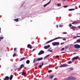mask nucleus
I'll list each match as a JSON object with an SVG mask.
<instances>
[{"label": "nucleus", "instance_id": "nucleus-5", "mask_svg": "<svg viewBox=\"0 0 80 80\" xmlns=\"http://www.w3.org/2000/svg\"><path fill=\"white\" fill-rule=\"evenodd\" d=\"M74 47L75 48H80V45L78 44L74 45Z\"/></svg>", "mask_w": 80, "mask_h": 80}, {"label": "nucleus", "instance_id": "nucleus-18", "mask_svg": "<svg viewBox=\"0 0 80 80\" xmlns=\"http://www.w3.org/2000/svg\"><path fill=\"white\" fill-rule=\"evenodd\" d=\"M30 60H27L26 62V63H27V64H29V63H30Z\"/></svg>", "mask_w": 80, "mask_h": 80}, {"label": "nucleus", "instance_id": "nucleus-57", "mask_svg": "<svg viewBox=\"0 0 80 80\" xmlns=\"http://www.w3.org/2000/svg\"><path fill=\"white\" fill-rule=\"evenodd\" d=\"M0 31H1V28L0 27Z\"/></svg>", "mask_w": 80, "mask_h": 80}, {"label": "nucleus", "instance_id": "nucleus-62", "mask_svg": "<svg viewBox=\"0 0 80 80\" xmlns=\"http://www.w3.org/2000/svg\"><path fill=\"white\" fill-rule=\"evenodd\" d=\"M32 21H31V22H32Z\"/></svg>", "mask_w": 80, "mask_h": 80}, {"label": "nucleus", "instance_id": "nucleus-4", "mask_svg": "<svg viewBox=\"0 0 80 80\" xmlns=\"http://www.w3.org/2000/svg\"><path fill=\"white\" fill-rule=\"evenodd\" d=\"M68 66V65L64 64L62 65L61 66H60L59 67L61 68H62V67H67Z\"/></svg>", "mask_w": 80, "mask_h": 80}, {"label": "nucleus", "instance_id": "nucleus-10", "mask_svg": "<svg viewBox=\"0 0 80 80\" xmlns=\"http://www.w3.org/2000/svg\"><path fill=\"white\" fill-rule=\"evenodd\" d=\"M9 78L8 76H6L5 78H3V80H9Z\"/></svg>", "mask_w": 80, "mask_h": 80}, {"label": "nucleus", "instance_id": "nucleus-29", "mask_svg": "<svg viewBox=\"0 0 80 80\" xmlns=\"http://www.w3.org/2000/svg\"><path fill=\"white\" fill-rule=\"evenodd\" d=\"M16 56V54H15V52H14V54H13V57H14Z\"/></svg>", "mask_w": 80, "mask_h": 80}, {"label": "nucleus", "instance_id": "nucleus-22", "mask_svg": "<svg viewBox=\"0 0 80 80\" xmlns=\"http://www.w3.org/2000/svg\"><path fill=\"white\" fill-rule=\"evenodd\" d=\"M68 10L69 11H72V10H75V9H70Z\"/></svg>", "mask_w": 80, "mask_h": 80}, {"label": "nucleus", "instance_id": "nucleus-37", "mask_svg": "<svg viewBox=\"0 0 80 80\" xmlns=\"http://www.w3.org/2000/svg\"><path fill=\"white\" fill-rule=\"evenodd\" d=\"M52 72V70H49L48 71V72L49 73V72Z\"/></svg>", "mask_w": 80, "mask_h": 80}, {"label": "nucleus", "instance_id": "nucleus-47", "mask_svg": "<svg viewBox=\"0 0 80 80\" xmlns=\"http://www.w3.org/2000/svg\"><path fill=\"white\" fill-rule=\"evenodd\" d=\"M56 26L57 28H58V25H56Z\"/></svg>", "mask_w": 80, "mask_h": 80}, {"label": "nucleus", "instance_id": "nucleus-52", "mask_svg": "<svg viewBox=\"0 0 80 80\" xmlns=\"http://www.w3.org/2000/svg\"><path fill=\"white\" fill-rule=\"evenodd\" d=\"M42 66H43V62L42 63V65H41Z\"/></svg>", "mask_w": 80, "mask_h": 80}, {"label": "nucleus", "instance_id": "nucleus-7", "mask_svg": "<svg viewBox=\"0 0 80 80\" xmlns=\"http://www.w3.org/2000/svg\"><path fill=\"white\" fill-rule=\"evenodd\" d=\"M50 46L49 45H48V46H45L44 47V49H47V48H50Z\"/></svg>", "mask_w": 80, "mask_h": 80}, {"label": "nucleus", "instance_id": "nucleus-26", "mask_svg": "<svg viewBox=\"0 0 80 80\" xmlns=\"http://www.w3.org/2000/svg\"><path fill=\"white\" fill-rule=\"evenodd\" d=\"M57 6H58V7H60L61 6V4H60L59 3H58L57 4Z\"/></svg>", "mask_w": 80, "mask_h": 80}, {"label": "nucleus", "instance_id": "nucleus-56", "mask_svg": "<svg viewBox=\"0 0 80 80\" xmlns=\"http://www.w3.org/2000/svg\"><path fill=\"white\" fill-rule=\"evenodd\" d=\"M78 37H80V36H78Z\"/></svg>", "mask_w": 80, "mask_h": 80}, {"label": "nucleus", "instance_id": "nucleus-6", "mask_svg": "<svg viewBox=\"0 0 80 80\" xmlns=\"http://www.w3.org/2000/svg\"><path fill=\"white\" fill-rule=\"evenodd\" d=\"M45 52L43 50H41L40 52L38 53V55H42L43 53H44Z\"/></svg>", "mask_w": 80, "mask_h": 80}, {"label": "nucleus", "instance_id": "nucleus-43", "mask_svg": "<svg viewBox=\"0 0 80 80\" xmlns=\"http://www.w3.org/2000/svg\"><path fill=\"white\" fill-rule=\"evenodd\" d=\"M67 32H63V34H67Z\"/></svg>", "mask_w": 80, "mask_h": 80}, {"label": "nucleus", "instance_id": "nucleus-41", "mask_svg": "<svg viewBox=\"0 0 80 80\" xmlns=\"http://www.w3.org/2000/svg\"><path fill=\"white\" fill-rule=\"evenodd\" d=\"M54 80H58V78H55L54 79Z\"/></svg>", "mask_w": 80, "mask_h": 80}, {"label": "nucleus", "instance_id": "nucleus-24", "mask_svg": "<svg viewBox=\"0 0 80 80\" xmlns=\"http://www.w3.org/2000/svg\"><path fill=\"white\" fill-rule=\"evenodd\" d=\"M48 52H53V51H52V50H50V48L49 49V50H48Z\"/></svg>", "mask_w": 80, "mask_h": 80}, {"label": "nucleus", "instance_id": "nucleus-23", "mask_svg": "<svg viewBox=\"0 0 80 80\" xmlns=\"http://www.w3.org/2000/svg\"><path fill=\"white\" fill-rule=\"evenodd\" d=\"M69 69L70 70L72 71V70H73V68H69Z\"/></svg>", "mask_w": 80, "mask_h": 80}, {"label": "nucleus", "instance_id": "nucleus-63", "mask_svg": "<svg viewBox=\"0 0 80 80\" xmlns=\"http://www.w3.org/2000/svg\"><path fill=\"white\" fill-rule=\"evenodd\" d=\"M79 34L80 35V33H79Z\"/></svg>", "mask_w": 80, "mask_h": 80}, {"label": "nucleus", "instance_id": "nucleus-58", "mask_svg": "<svg viewBox=\"0 0 80 80\" xmlns=\"http://www.w3.org/2000/svg\"><path fill=\"white\" fill-rule=\"evenodd\" d=\"M79 8H80V5H79Z\"/></svg>", "mask_w": 80, "mask_h": 80}, {"label": "nucleus", "instance_id": "nucleus-42", "mask_svg": "<svg viewBox=\"0 0 80 80\" xmlns=\"http://www.w3.org/2000/svg\"><path fill=\"white\" fill-rule=\"evenodd\" d=\"M69 27H72V25L71 24V23L69 24Z\"/></svg>", "mask_w": 80, "mask_h": 80}, {"label": "nucleus", "instance_id": "nucleus-51", "mask_svg": "<svg viewBox=\"0 0 80 80\" xmlns=\"http://www.w3.org/2000/svg\"><path fill=\"white\" fill-rule=\"evenodd\" d=\"M77 37H78V36L75 37H74V38H77Z\"/></svg>", "mask_w": 80, "mask_h": 80}, {"label": "nucleus", "instance_id": "nucleus-55", "mask_svg": "<svg viewBox=\"0 0 80 80\" xmlns=\"http://www.w3.org/2000/svg\"><path fill=\"white\" fill-rule=\"evenodd\" d=\"M79 28H80V26H78Z\"/></svg>", "mask_w": 80, "mask_h": 80}, {"label": "nucleus", "instance_id": "nucleus-40", "mask_svg": "<svg viewBox=\"0 0 80 80\" xmlns=\"http://www.w3.org/2000/svg\"><path fill=\"white\" fill-rule=\"evenodd\" d=\"M68 63H69V64H70V63H72V62L71 61H69L68 62Z\"/></svg>", "mask_w": 80, "mask_h": 80}, {"label": "nucleus", "instance_id": "nucleus-32", "mask_svg": "<svg viewBox=\"0 0 80 80\" xmlns=\"http://www.w3.org/2000/svg\"><path fill=\"white\" fill-rule=\"evenodd\" d=\"M14 52H16L17 51V48H14Z\"/></svg>", "mask_w": 80, "mask_h": 80}, {"label": "nucleus", "instance_id": "nucleus-16", "mask_svg": "<svg viewBox=\"0 0 80 80\" xmlns=\"http://www.w3.org/2000/svg\"><path fill=\"white\" fill-rule=\"evenodd\" d=\"M42 59H43V58H38V61H40V60H42Z\"/></svg>", "mask_w": 80, "mask_h": 80}, {"label": "nucleus", "instance_id": "nucleus-17", "mask_svg": "<svg viewBox=\"0 0 80 80\" xmlns=\"http://www.w3.org/2000/svg\"><path fill=\"white\" fill-rule=\"evenodd\" d=\"M71 29H72V30H74L75 28H76V27L75 26H72L71 28Z\"/></svg>", "mask_w": 80, "mask_h": 80}, {"label": "nucleus", "instance_id": "nucleus-35", "mask_svg": "<svg viewBox=\"0 0 80 80\" xmlns=\"http://www.w3.org/2000/svg\"><path fill=\"white\" fill-rule=\"evenodd\" d=\"M68 7V6L66 5V6H64L63 7H64V8H67Z\"/></svg>", "mask_w": 80, "mask_h": 80}, {"label": "nucleus", "instance_id": "nucleus-33", "mask_svg": "<svg viewBox=\"0 0 80 80\" xmlns=\"http://www.w3.org/2000/svg\"><path fill=\"white\" fill-rule=\"evenodd\" d=\"M65 49V48H62V49H61V51H63V50H64Z\"/></svg>", "mask_w": 80, "mask_h": 80}, {"label": "nucleus", "instance_id": "nucleus-53", "mask_svg": "<svg viewBox=\"0 0 80 80\" xmlns=\"http://www.w3.org/2000/svg\"><path fill=\"white\" fill-rule=\"evenodd\" d=\"M75 8V9H78V8L76 7Z\"/></svg>", "mask_w": 80, "mask_h": 80}, {"label": "nucleus", "instance_id": "nucleus-36", "mask_svg": "<svg viewBox=\"0 0 80 80\" xmlns=\"http://www.w3.org/2000/svg\"><path fill=\"white\" fill-rule=\"evenodd\" d=\"M39 68H41V67H42V65H40L39 66Z\"/></svg>", "mask_w": 80, "mask_h": 80}, {"label": "nucleus", "instance_id": "nucleus-14", "mask_svg": "<svg viewBox=\"0 0 80 80\" xmlns=\"http://www.w3.org/2000/svg\"><path fill=\"white\" fill-rule=\"evenodd\" d=\"M13 75H11L9 78V79L10 80H12V78H13Z\"/></svg>", "mask_w": 80, "mask_h": 80}, {"label": "nucleus", "instance_id": "nucleus-15", "mask_svg": "<svg viewBox=\"0 0 80 80\" xmlns=\"http://www.w3.org/2000/svg\"><path fill=\"white\" fill-rule=\"evenodd\" d=\"M14 21H15L16 22H18V18H16L13 19Z\"/></svg>", "mask_w": 80, "mask_h": 80}, {"label": "nucleus", "instance_id": "nucleus-34", "mask_svg": "<svg viewBox=\"0 0 80 80\" xmlns=\"http://www.w3.org/2000/svg\"><path fill=\"white\" fill-rule=\"evenodd\" d=\"M38 64V63H36L34 64V66H37Z\"/></svg>", "mask_w": 80, "mask_h": 80}, {"label": "nucleus", "instance_id": "nucleus-45", "mask_svg": "<svg viewBox=\"0 0 80 80\" xmlns=\"http://www.w3.org/2000/svg\"><path fill=\"white\" fill-rule=\"evenodd\" d=\"M20 50H21V51H22V50H23V49L22 48H21L20 49Z\"/></svg>", "mask_w": 80, "mask_h": 80}, {"label": "nucleus", "instance_id": "nucleus-49", "mask_svg": "<svg viewBox=\"0 0 80 80\" xmlns=\"http://www.w3.org/2000/svg\"><path fill=\"white\" fill-rule=\"evenodd\" d=\"M65 52H61V53H65Z\"/></svg>", "mask_w": 80, "mask_h": 80}, {"label": "nucleus", "instance_id": "nucleus-39", "mask_svg": "<svg viewBox=\"0 0 80 80\" xmlns=\"http://www.w3.org/2000/svg\"><path fill=\"white\" fill-rule=\"evenodd\" d=\"M56 58H59V56L57 55L56 56Z\"/></svg>", "mask_w": 80, "mask_h": 80}, {"label": "nucleus", "instance_id": "nucleus-61", "mask_svg": "<svg viewBox=\"0 0 80 80\" xmlns=\"http://www.w3.org/2000/svg\"><path fill=\"white\" fill-rule=\"evenodd\" d=\"M0 33H1V31H0Z\"/></svg>", "mask_w": 80, "mask_h": 80}, {"label": "nucleus", "instance_id": "nucleus-46", "mask_svg": "<svg viewBox=\"0 0 80 80\" xmlns=\"http://www.w3.org/2000/svg\"><path fill=\"white\" fill-rule=\"evenodd\" d=\"M29 48H30V49H32V46H30Z\"/></svg>", "mask_w": 80, "mask_h": 80}, {"label": "nucleus", "instance_id": "nucleus-12", "mask_svg": "<svg viewBox=\"0 0 80 80\" xmlns=\"http://www.w3.org/2000/svg\"><path fill=\"white\" fill-rule=\"evenodd\" d=\"M25 67V65L23 64H21L20 66V68L22 69V68H23Z\"/></svg>", "mask_w": 80, "mask_h": 80}, {"label": "nucleus", "instance_id": "nucleus-30", "mask_svg": "<svg viewBox=\"0 0 80 80\" xmlns=\"http://www.w3.org/2000/svg\"><path fill=\"white\" fill-rule=\"evenodd\" d=\"M49 56H50V54H48V55H47V56H46V57H45V58H47V57H49Z\"/></svg>", "mask_w": 80, "mask_h": 80}, {"label": "nucleus", "instance_id": "nucleus-1", "mask_svg": "<svg viewBox=\"0 0 80 80\" xmlns=\"http://www.w3.org/2000/svg\"><path fill=\"white\" fill-rule=\"evenodd\" d=\"M76 80V78L73 76H69L68 78L65 79L64 80Z\"/></svg>", "mask_w": 80, "mask_h": 80}, {"label": "nucleus", "instance_id": "nucleus-11", "mask_svg": "<svg viewBox=\"0 0 80 80\" xmlns=\"http://www.w3.org/2000/svg\"><path fill=\"white\" fill-rule=\"evenodd\" d=\"M38 59H37V58H34L33 60V63H35V62H37V61H38Z\"/></svg>", "mask_w": 80, "mask_h": 80}, {"label": "nucleus", "instance_id": "nucleus-48", "mask_svg": "<svg viewBox=\"0 0 80 80\" xmlns=\"http://www.w3.org/2000/svg\"><path fill=\"white\" fill-rule=\"evenodd\" d=\"M64 42L61 43V45H62V44H64Z\"/></svg>", "mask_w": 80, "mask_h": 80}, {"label": "nucleus", "instance_id": "nucleus-21", "mask_svg": "<svg viewBox=\"0 0 80 80\" xmlns=\"http://www.w3.org/2000/svg\"><path fill=\"white\" fill-rule=\"evenodd\" d=\"M76 42L77 43H80V39H78L77 40Z\"/></svg>", "mask_w": 80, "mask_h": 80}, {"label": "nucleus", "instance_id": "nucleus-19", "mask_svg": "<svg viewBox=\"0 0 80 80\" xmlns=\"http://www.w3.org/2000/svg\"><path fill=\"white\" fill-rule=\"evenodd\" d=\"M22 75H26V72H22Z\"/></svg>", "mask_w": 80, "mask_h": 80}, {"label": "nucleus", "instance_id": "nucleus-59", "mask_svg": "<svg viewBox=\"0 0 80 80\" xmlns=\"http://www.w3.org/2000/svg\"><path fill=\"white\" fill-rule=\"evenodd\" d=\"M63 1H66V0H62Z\"/></svg>", "mask_w": 80, "mask_h": 80}, {"label": "nucleus", "instance_id": "nucleus-2", "mask_svg": "<svg viewBox=\"0 0 80 80\" xmlns=\"http://www.w3.org/2000/svg\"><path fill=\"white\" fill-rule=\"evenodd\" d=\"M61 38H62V37H60L56 38H55L51 40L48 41L47 42H46V43H50V42H52V41H54V40H57V39H60Z\"/></svg>", "mask_w": 80, "mask_h": 80}, {"label": "nucleus", "instance_id": "nucleus-38", "mask_svg": "<svg viewBox=\"0 0 80 80\" xmlns=\"http://www.w3.org/2000/svg\"><path fill=\"white\" fill-rule=\"evenodd\" d=\"M63 25H59V27H62Z\"/></svg>", "mask_w": 80, "mask_h": 80}, {"label": "nucleus", "instance_id": "nucleus-31", "mask_svg": "<svg viewBox=\"0 0 80 80\" xmlns=\"http://www.w3.org/2000/svg\"><path fill=\"white\" fill-rule=\"evenodd\" d=\"M3 37H0V40H3Z\"/></svg>", "mask_w": 80, "mask_h": 80}, {"label": "nucleus", "instance_id": "nucleus-28", "mask_svg": "<svg viewBox=\"0 0 80 80\" xmlns=\"http://www.w3.org/2000/svg\"><path fill=\"white\" fill-rule=\"evenodd\" d=\"M66 49H67L68 48V45L67 46L65 47Z\"/></svg>", "mask_w": 80, "mask_h": 80}, {"label": "nucleus", "instance_id": "nucleus-27", "mask_svg": "<svg viewBox=\"0 0 80 80\" xmlns=\"http://www.w3.org/2000/svg\"><path fill=\"white\" fill-rule=\"evenodd\" d=\"M53 76H51L50 77V78L51 79H52L53 78Z\"/></svg>", "mask_w": 80, "mask_h": 80}, {"label": "nucleus", "instance_id": "nucleus-25", "mask_svg": "<svg viewBox=\"0 0 80 80\" xmlns=\"http://www.w3.org/2000/svg\"><path fill=\"white\" fill-rule=\"evenodd\" d=\"M31 45H30V44H28V46H27V47H28V48H29V47H31Z\"/></svg>", "mask_w": 80, "mask_h": 80}, {"label": "nucleus", "instance_id": "nucleus-3", "mask_svg": "<svg viewBox=\"0 0 80 80\" xmlns=\"http://www.w3.org/2000/svg\"><path fill=\"white\" fill-rule=\"evenodd\" d=\"M59 44H60V43L58 42H54L52 43V44L53 46L58 45Z\"/></svg>", "mask_w": 80, "mask_h": 80}, {"label": "nucleus", "instance_id": "nucleus-20", "mask_svg": "<svg viewBox=\"0 0 80 80\" xmlns=\"http://www.w3.org/2000/svg\"><path fill=\"white\" fill-rule=\"evenodd\" d=\"M78 22L76 21H75L74 22H73L72 23V24H77V23H78Z\"/></svg>", "mask_w": 80, "mask_h": 80}, {"label": "nucleus", "instance_id": "nucleus-44", "mask_svg": "<svg viewBox=\"0 0 80 80\" xmlns=\"http://www.w3.org/2000/svg\"><path fill=\"white\" fill-rule=\"evenodd\" d=\"M62 40H64V41H66V39L65 38H63Z\"/></svg>", "mask_w": 80, "mask_h": 80}, {"label": "nucleus", "instance_id": "nucleus-50", "mask_svg": "<svg viewBox=\"0 0 80 80\" xmlns=\"http://www.w3.org/2000/svg\"><path fill=\"white\" fill-rule=\"evenodd\" d=\"M35 49H34L32 50V52H33V51H35Z\"/></svg>", "mask_w": 80, "mask_h": 80}, {"label": "nucleus", "instance_id": "nucleus-60", "mask_svg": "<svg viewBox=\"0 0 80 80\" xmlns=\"http://www.w3.org/2000/svg\"><path fill=\"white\" fill-rule=\"evenodd\" d=\"M1 40L0 39V42H1Z\"/></svg>", "mask_w": 80, "mask_h": 80}, {"label": "nucleus", "instance_id": "nucleus-13", "mask_svg": "<svg viewBox=\"0 0 80 80\" xmlns=\"http://www.w3.org/2000/svg\"><path fill=\"white\" fill-rule=\"evenodd\" d=\"M25 58H26V57L21 58L20 59V60H19V62L22 61V60H24V59H25Z\"/></svg>", "mask_w": 80, "mask_h": 80}, {"label": "nucleus", "instance_id": "nucleus-8", "mask_svg": "<svg viewBox=\"0 0 80 80\" xmlns=\"http://www.w3.org/2000/svg\"><path fill=\"white\" fill-rule=\"evenodd\" d=\"M51 0H50V1L49 2H48L47 3L44 5V7H46V6H47V5H48V4H50V3L51 2Z\"/></svg>", "mask_w": 80, "mask_h": 80}, {"label": "nucleus", "instance_id": "nucleus-54", "mask_svg": "<svg viewBox=\"0 0 80 80\" xmlns=\"http://www.w3.org/2000/svg\"><path fill=\"white\" fill-rule=\"evenodd\" d=\"M17 68L15 69V71H16V70H17Z\"/></svg>", "mask_w": 80, "mask_h": 80}, {"label": "nucleus", "instance_id": "nucleus-9", "mask_svg": "<svg viewBox=\"0 0 80 80\" xmlns=\"http://www.w3.org/2000/svg\"><path fill=\"white\" fill-rule=\"evenodd\" d=\"M78 56H76V57H74V58H72V61H74V60L75 59V60H77V59H78Z\"/></svg>", "mask_w": 80, "mask_h": 80}]
</instances>
